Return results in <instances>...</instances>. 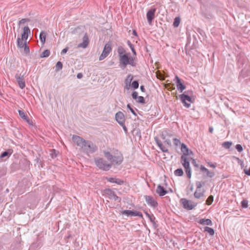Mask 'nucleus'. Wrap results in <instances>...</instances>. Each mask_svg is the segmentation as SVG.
I'll return each instance as SVG.
<instances>
[{"label":"nucleus","mask_w":250,"mask_h":250,"mask_svg":"<svg viewBox=\"0 0 250 250\" xmlns=\"http://www.w3.org/2000/svg\"><path fill=\"white\" fill-rule=\"evenodd\" d=\"M72 140L83 152L87 153H93L98 150L97 146L93 142L85 140L78 135H73Z\"/></svg>","instance_id":"obj_1"},{"label":"nucleus","mask_w":250,"mask_h":250,"mask_svg":"<svg viewBox=\"0 0 250 250\" xmlns=\"http://www.w3.org/2000/svg\"><path fill=\"white\" fill-rule=\"evenodd\" d=\"M119 65L122 69L126 68L127 65L135 67L137 65V58L136 56L129 57V54L122 55L119 57Z\"/></svg>","instance_id":"obj_2"},{"label":"nucleus","mask_w":250,"mask_h":250,"mask_svg":"<svg viewBox=\"0 0 250 250\" xmlns=\"http://www.w3.org/2000/svg\"><path fill=\"white\" fill-rule=\"evenodd\" d=\"M105 157L113 164L120 165L124 160L123 154L118 150L114 151V155L108 151H104Z\"/></svg>","instance_id":"obj_3"},{"label":"nucleus","mask_w":250,"mask_h":250,"mask_svg":"<svg viewBox=\"0 0 250 250\" xmlns=\"http://www.w3.org/2000/svg\"><path fill=\"white\" fill-rule=\"evenodd\" d=\"M189 91H186L183 94L179 95V98L182 103L187 108H189L190 106V104L193 103V100L189 96Z\"/></svg>","instance_id":"obj_4"},{"label":"nucleus","mask_w":250,"mask_h":250,"mask_svg":"<svg viewBox=\"0 0 250 250\" xmlns=\"http://www.w3.org/2000/svg\"><path fill=\"white\" fill-rule=\"evenodd\" d=\"M95 162L97 167L104 171L109 170L112 167V164H108L106 160L103 158L95 159Z\"/></svg>","instance_id":"obj_5"},{"label":"nucleus","mask_w":250,"mask_h":250,"mask_svg":"<svg viewBox=\"0 0 250 250\" xmlns=\"http://www.w3.org/2000/svg\"><path fill=\"white\" fill-rule=\"evenodd\" d=\"M180 203L183 207L187 210H191L194 208L197 205V203L193 202L191 200H188L186 198H182L180 200Z\"/></svg>","instance_id":"obj_6"},{"label":"nucleus","mask_w":250,"mask_h":250,"mask_svg":"<svg viewBox=\"0 0 250 250\" xmlns=\"http://www.w3.org/2000/svg\"><path fill=\"white\" fill-rule=\"evenodd\" d=\"M111 50L112 48L111 44L110 43H106L104 46L102 54L99 57V61L103 60L107 57Z\"/></svg>","instance_id":"obj_7"},{"label":"nucleus","mask_w":250,"mask_h":250,"mask_svg":"<svg viewBox=\"0 0 250 250\" xmlns=\"http://www.w3.org/2000/svg\"><path fill=\"white\" fill-rule=\"evenodd\" d=\"M200 169L203 173V175L204 177L211 178L215 176V173L213 171H209L203 165L200 166Z\"/></svg>","instance_id":"obj_8"},{"label":"nucleus","mask_w":250,"mask_h":250,"mask_svg":"<svg viewBox=\"0 0 250 250\" xmlns=\"http://www.w3.org/2000/svg\"><path fill=\"white\" fill-rule=\"evenodd\" d=\"M15 78L19 87L21 89L24 88L25 86V83L23 76L21 75V74H17L15 75Z\"/></svg>","instance_id":"obj_9"},{"label":"nucleus","mask_w":250,"mask_h":250,"mask_svg":"<svg viewBox=\"0 0 250 250\" xmlns=\"http://www.w3.org/2000/svg\"><path fill=\"white\" fill-rule=\"evenodd\" d=\"M122 214H125L127 215L134 216H139L140 217L143 218L142 213L138 211L134 210H124L121 212Z\"/></svg>","instance_id":"obj_10"},{"label":"nucleus","mask_w":250,"mask_h":250,"mask_svg":"<svg viewBox=\"0 0 250 250\" xmlns=\"http://www.w3.org/2000/svg\"><path fill=\"white\" fill-rule=\"evenodd\" d=\"M156 12V8H151L146 13V18L147 21L149 24H151L153 20L155 18V13Z\"/></svg>","instance_id":"obj_11"},{"label":"nucleus","mask_w":250,"mask_h":250,"mask_svg":"<svg viewBox=\"0 0 250 250\" xmlns=\"http://www.w3.org/2000/svg\"><path fill=\"white\" fill-rule=\"evenodd\" d=\"M145 200L147 203V204L155 208L157 206L158 203L157 201L154 199V198L151 196L146 195L145 196Z\"/></svg>","instance_id":"obj_12"},{"label":"nucleus","mask_w":250,"mask_h":250,"mask_svg":"<svg viewBox=\"0 0 250 250\" xmlns=\"http://www.w3.org/2000/svg\"><path fill=\"white\" fill-rule=\"evenodd\" d=\"M115 119L120 125H123V123L125 122V115L121 111L116 114Z\"/></svg>","instance_id":"obj_13"},{"label":"nucleus","mask_w":250,"mask_h":250,"mask_svg":"<svg viewBox=\"0 0 250 250\" xmlns=\"http://www.w3.org/2000/svg\"><path fill=\"white\" fill-rule=\"evenodd\" d=\"M175 79L177 89L180 92H182L185 89L186 86L182 83L180 79L177 76H175Z\"/></svg>","instance_id":"obj_14"},{"label":"nucleus","mask_w":250,"mask_h":250,"mask_svg":"<svg viewBox=\"0 0 250 250\" xmlns=\"http://www.w3.org/2000/svg\"><path fill=\"white\" fill-rule=\"evenodd\" d=\"M83 42L80 43L78 45V47L85 48L87 47L89 42V38L87 34H85V35L83 37Z\"/></svg>","instance_id":"obj_15"},{"label":"nucleus","mask_w":250,"mask_h":250,"mask_svg":"<svg viewBox=\"0 0 250 250\" xmlns=\"http://www.w3.org/2000/svg\"><path fill=\"white\" fill-rule=\"evenodd\" d=\"M156 192L160 196H163L167 193V190L160 185L157 186Z\"/></svg>","instance_id":"obj_16"},{"label":"nucleus","mask_w":250,"mask_h":250,"mask_svg":"<svg viewBox=\"0 0 250 250\" xmlns=\"http://www.w3.org/2000/svg\"><path fill=\"white\" fill-rule=\"evenodd\" d=\"M181 150L183 153V155L182 156H187L192 153V152L190 151L187 146L183 143L181 144Z\"/></svg>","instance_id":"obj_17"},{"label":"nucleus","mask_w":250,"mask_h":250,"mask_svg":"<svg viewBox=\"0 0 250 250\" xmlns=\"http://www.w3.org/2000/svg\"><path fill=\"white\" fill-rule=\"evenodd\" d=\"M133 79V76L131 74L128 75L127 76V77H126V78L125 79V88L126 89L128 90L130 88V85H131V82L132 81Z\"/></svg>","instance_id":"obj_18"},{"label":"nucleus","mask_w":250,"mask_h":250,"mask_svg":"<svg viewBox=\"0 0 250 250\" xmlns=\"http://www.w3.org/2000/svg\"><path fill=\"white\" fill-rule=\"evenodd\" d=\"M115 194V192L109 188L105 189L103 191V195L107 197L109 199L111 200L112 199V198H113V197L114 196Z\"/></svg>","instance_id":"obj_19"},{"label":"nucleus","mask_w":250,"mask_h":250,"mask_svg":"<svg viewBox=\"0 0 250 250\" xmlns=\"http://www.w3.org/2000/svg\"><path fill=\"white\" fill-rule=\"evenodd\" d=\"M29 34H30V30L28 26H27L24 27L23 29V33L21 34V39L26 41Z\"/></svg>","instance_id":"obj_20"},{"label":"nucleus","mask_w":250,"mask_h":250,"mask_svg":"<svg viewBox=\"0 0 250 250\" xmlns=\"http://www.w3.org/2000/svg\"><path fill=\"white\" fill-rule=\"evenodd\" d=\"M155 141L156 142V144L159 147L160 149L164 152H167L168 150L167 148H166L162 143L161 141L158 138H155Z\"/></svg>","instance_id":"obj_21"},{"label":"nucleus","mask_w":250,"mask_h":250,"mask_svg":"<svg viewBox=\"0 0 250 250\" xmlns=\"http://www.w3.org/2000/svg\"><path fill=\"white\" fill-rule=\"evenodd\" d=\"M181 163L184 168H187L189 166V161L186 156H182L181 157Z\"/></svg>","instance_id":"obj_22"},{"label":"nucleus","mask_w":250,"mask_h":250,"mask_svg":"<svg viewBox=\"0 0 250 250\" xmlns=\"http://www.w3.org/2000/svg\"><path fill=\"white\" fill-rule=\"evenodd\" d=\"M107 180L111 183H116L119 185H122L124 184V182L123 180H122L118 178H107Z\"/></svg>","instance_id":"obj_23"},{"label":"nucleus","mask_w":250,"mask_h":250,"mask_svg":"<svg viewBox=\"0 0 250 250\" xmlns=\"http://www.w3.org/2000/svg\"><path fill=\"white\" fill-rule=\"evenodd\" d=\"M199 223L204 225L212 226V223L209 219H201L199 220Z\"/></svg>","instance_id":"obj_24"},{"label":"nucleus","mask_w":250,"mask_h":250,"mask_svg":"<svg viewBox=\"0 0 250 250\" xmlns=\"http://www.w3.org/2000/svg\"><path fill=\"white\" fill-rule=\"evenodd\" d=\"M19 114L20 116L25 121L28 123L30 124V120L27 115H25V113L23 111L21 110H19Z\"/></svg>","instance_id":"obj_25"},{"label":"nucleus","mask_w":250,"mask_h":250,"mask_svg":"<svg viewBox=\"0 0 250 250\" xmlns=\"http://www.w3.org/2000/svg\"><path fill=\"white\" fill-rule=\"evenodd\" d=\"M117 52L118 54L119 57L122 56V55L127 54L126 53L125 49L122 46H119L118 47Z\"/></svg>","instance_id":"obj_26"},{"label":"nucleus","mask_w":250,"mask_h":250,"mask_svg":"<svg viewBox=\"0 0 250 250\" xmlns=\"http://www.w3.org/2000/svg\"><path fill=\"white\" fill-rule=\"evenodd\" d=\"M204 191L201 192L200 189H196L194 193V197L197 199H200L204 196Z\"/></svg>","instance_id":"obj_27"},{"label":"nucleus","mask_w":250,"mask_h":250,"mask_svg":"<svg viewBox=\"0 0 250 250\" xmlns=\"http://www.w3.org/2000/svg\"><path fill=\"white\" fill-rule=\"evenodd\" d=\"M12 153V151L11 149H8V150L5 151L1 154L0 156V158L2 159L5 157H9L11 155Z\"/></svg>","instance_id":"obj_28"},{"label":"nucleus","mask_w":250,"mask_h":250,"mask_svg":"<svg viewBox=\"0 0 250 250\" xmlns=\"http://www.w3.org/2000/svg\"><path fill=\"white\" fill-rule=\"evenodd\" d=\"M127 44L129 46V47H130V49L132 51V52L133 54V56H136L137 53H136V50L134 48V45L129 40H128L127 41Z\"/></svg>","instance_id":"obj_29"},{"label":"nucleus","mask_w":250,"mask_h":250,"mask_svg":"<svg viewBox=\"0 0 250 250\" xmlns=\"http://www.w3.org/2000/svg\"><path fill=\"white\" fill-rule=\"evenodd\" d=\"M46 34L44 31H42L40 35V39L41 42L43 44L45 42Z\"/></svg>","instance_id":"obj_30"},{"label":"nucleus","mask_w":250,"mask_h":250,"mask_svg":"<svg viewBox=\"0 0 250 250\" xmlns=\"http://www.w3.org/2000/svg\"><path fill=\"white\" fill-rule=\"evenodd\" d=\"M22 39H21L20 38H18L17 39V45L19 48H22L25 45V44H26V41L25 42H23Z\"/></svg>","instance_id":"obj_31"},{"label":"nucleus","mask_w":250,"mask_h":250,"mask_svg":"<svg viewBox=\"0 0 250 250\" xmlns=\"http://www.w3.org/2000/svg\"><path fill=\"white\" fill-rule=\"evenodd\" d=\"M204 231L208 232L210 235L212 236L214 234V230L213 229L208 227H205L204 228Z\"/></svg>","instance_id":"obj_32"},{"label":"nucleus","mask_w":250,"mask_h":250,"mask_svg":"<svg viewBox=\"0 0 250 250\" xmlns=\"http://www.w3.org/2000/svg\"><path fill=\"white\" fill-rule=\"evenodd\" d=\"M50 52L49 50H45L40 54V57L42 58L48 57L50 55Z\"/></svg>","instance_id":"obj_33"},{"label":"nucleus","mask_w":250,"mask_h":250,"mask_svg":"<svg viewBox=\"0 0 250 250\" xmlns=\"http://www.w3.org/2000/svg\"><path fill=\"white\" fill-rule=\"evenodd\" d=\"M196 186V189L201 190V188L205 185V182L196 181L195 183Z\"/></svg>","instance_id":"obj_34"},{"label":"nucleus","mask_w":250,"mask_h":250,"mask_svg":"<svg viewBox=\"0 0 250 250\" xmlns=\"http://www.w3.org/2000/svg\"><path fill=\"white\" fill-rule=\"evenodd\" d=\"M62 62L59 61L57 62L55 66L56 72H58L62 68Z\"/></svg>","instance_id":"obj_35"},{"label":"nucleus","mask_w":250,"mask_h":250,"mask_svg":"<svg viewBox=\"0 0 250 250\" xmlns=\"http://www.w3.org/2000/svg\"><path fill=\"white\" fill-rule=\"evenodd\" d=\"M232 142H225L222 144V146L226 149H229L231 146H232Z\"/></svg>","instance_id":"obj_36"},{"label":"nucleus","mask_w":250,"mask_h":250,"mask_svg":"<svg viewBox=\"0 0 250 250\" xmlns=\"http://www.w3.org/2000/svg\"><path fill=\"white\" fill-rule=\"evenodd\" d=\"M180 21L181 20L179 17H176L174 20L173 23V25L174 26V27H177L180 24Z\"/></svg>","instance_id":"obj_37"},{"label":"nucleus","mask_w":250,"mask_h":250,"mask_svg":"<svg viewBox=\"0 0 250 250\" xmlns=\"http://www.w3.org/2000/svg\"><path fill=\"white\" fill-rule=\"evenodd\" d=\"M184 172L182 168H178L174 171V174L177 176H181L183 175Z\"/></svg>","instance_id":"obj_38"},{"label":"nucleus","mask_w":250,"mask_h":250,"mask_svg":"<svg viewBox=\"0 0 250 250\" xmlns=\"http://www.w3.org/2000/svg\"><path fill=\"white\" fill-rule=\"evenodd\" d=\"M58 154V152L55 149H51L50 150V155L52 158L54 159L56 158Z\"/></svg>","instance_id":"obj_39"},{"label":"nucleus","mask_w":250,"mask_h":250,"mask_svg":"<svg viewBox=\"0 0 250 250\" xmlns=\"http://www.w3.org/2000/svg\"><path fill=\"white\" fill-rule=\"evenodd\" d=\"M214 197L212 195H210L208 197L206 200V204L208 205H210L213 201Z\"/></svg>","instance_id":"obj_40"},{"label":"nucleus","mask_w":250,"mask_h":250,"mask_svg":"<svg viewBox=\"0 0 250 250\" xmlns=\"http://www.w3.org/2000/svg\"><path fill=\"white\" fill-rule=\"evenodd\" d=\"M148 219L150 220V221L152 223L153 226L155 228H156L157 226L156 224V222L155 221V217H154V216L153 214H152L151 217H150Z\"/></svg>","instance_id":"obj_41"},{"label":"nucleus","mask_w":250,"mask_h":250,"mask_svg":"<svg viewBox=\"0 0 250 250\" xmlns=\"http://www.w3.org/2000/svg\"><path fill=\"white\" fill-rule=\"evenodd\" d=\"M185 171L187 173V176L188 178H190L191 176V169L190 167L187 168H185Z\"/></svg>","instance_id":"obj_42"},{"label":"nucleus","mask_w":250,"mask_h":250,"mask_svg":"<svg viewBox=\"0 0 250 250\" xmlns=\"http://www.w3.org/2000/svg\"><path fill=\"white\" fill-rule=\"evenodd\" d=\"M132 87L134 89H137L139 87V82L138 81H134L131 84Z\"/></svg>","instance_id":"obj_43"},{"label":"nucleus","mask_w":250,"mask_h":250,"mask_svg":"<svg viewBox=\"0 0 250 250\" xmlns=\"http://www.w3.org/2000/svg\"><path fill=\"white\" fill-rule=\"evenodd\" d=\"M136 101L139 103L142 104H145V100L143 96H139Z\"/></svg>","instance_id":"obj_44"},{"label":"nucleus","mask_w":250,"mask_h":250,"mask_svg":"<svg viewBox=\"0 0 250 250\" xmlns=\"http://www.w3.org/2000/svg\"><path fill=\"white\" fill-rule=\"evenodd\" d=\"M241 206L244 208H247L248 206V202L247 200H243L241 202Z\"/></svg>","instance_id":"obj_45"},{"label":"nucleus","mask_w":250,"mask_h":250,"mask_svg":"<svg viewBox=\"0 0 250 250\" xmlns=\"http://www.w3.org/2000/svg\"><path fill=\"white\" fill-rule=\"evenodd\" d=\"M173 143L175 146H177L181 144V142L179 139L174 138L173 139Z\"/></svg>","instance_id":"obj_46"},{"label":"nucleus","mask_w":250,"mask_h":250,"mask_svg":"<svg viewBox=\"0 0 250 250\" xmlns=\"http://www.w3.org/2000/svg\"><path fill=\"white\" fill-rule=\"evenodd\" d=\"M235 148L239 152H241L243 151V147L240 144L236 145L235 146Z\"/></svg>","instance_id":"obj_47"},{"label":"nucleus","mask_w":250,"mask_h":250,"mask_svg":"<svg viewBox=\"0 0 250 250\" xmlns=\"http://www.w3.org/2000/svg\"><path fill=\"white\" fill-rule=\"evenodd\" d=\"M138 95V94L137 92H136V91L133 92V93H132V98L135 100H137L139 97V96Z\"/></svg>","instance_id":"obj_48"},{"label":"nucleus","mask_w":250,"mask_h":250,"mask_svg":"<svg viewBox=\"0 0 250 250\" xmlns=\"http://www.w3.org/2000/svg\"><path fill=\"white\" fill-rule=\"evenodd\" d=\"M24 47V51L26 54H28L30 51L29 47L28 46L26 45V44H25V45Z\"/></svg>","instance_id":"obj_49"},{"label":"nucleus","mask_w":250,"mask_h":250,"mask_svg":"<svg viewBox=\"0 0 250 250\" xmlns=\"http://www.w3.org/2000/svg\"><path fill=\"white\" fill-rule=\"evenodd\" d=\"M127 108H128L130 111L131 112V113L134 115L135 116H137V114L134 110V109L131 107L130 105L129 104H127Z\"/></svg>","instance_id":"obj_50"},{"label":"nucleus","mask_w":250,"mask_h":250,"mask_svg":"<svg viewBox=\"0 0 250 250\" xmlns=\"http://www.w3.org/2000/svg\"><path fill=\"white\" fill-rule=\"evenodd\" d=\"M111 200H114V201H118L119 203L121 201V198L119 197H118L116 194H115V195L113 197V198H112Z\"/></svg>","instance_id":"obj_51"},{"label":"nucleus","mask_w":250,"mask_h":250,"mask_svg":"<svg viewBox=\"0 0 250 250\" xmlns=\"http://www.w3.org/2000/svg\"><path fill=\"white\" fill-rule=\"evenodd\" d=\"M30 20L29 19H22L20 20L19 22V24H23L25 22L29 21Z\"/></svg>","instance_id":"obj_52"},{"label":"nucleus","mask_w":250,"mask_h":250,"mask_svg":"<svg viewBox=\"0 0 250 250\" xmlns=\"http://www.w3.org/2000/svg\"><path fill=\"white\" fill-rule=\"evenodd\" d=\"M192 164L195 167L198 168V167H200V166H199V165L198 164L196 163V162L195 159L192 160Z\"/></svg>","instance_id":"obj_53"},{"label":"nucleus","mask_w":250,"mask_h":250,"mask_svg":"<svg viewBox=\"0 0 250 250\" xmlns=\"http://www.w3.org/2000/svg\"><path fill=\"white\" fill-rule=\"evenodd\" d=\"M166 87L168 90L171 91L175 89V87H174L173 86L170 85V84H168Z\"/></svg>","instance_id":"obj_54"},{"label":"nucleus","mask_w":250,"mask_h":250,"mask_svg":"<svg viewBox=\"0 0 250 250\" xmlns=\"http://www.w3.org/2000/svg\"><path fill=\"white\" fill-rule=\"evenodd\" d=\"M244 173L248 175V176H250V168H249V169H244Z\"/></svg>","instance_id":"obj_55"},{"label":"nucleus","mask_w":250,"mask_h":250,"mask_svg":"<svg viewBox=\"0 0 250 250\" xmlns=\"http://www.w3.org/2000/svg\"><path fill=\"white\" fill-rule=\"evenodd\" d=\"M68 50V47H65L64 48L61 52V54L63 55L65 54Z\"/></svg>","instance_id":"obj_56"},{"label":"nucleus","mask_w":250,"mask_h":250,"mask_svg":"<svg viewBox=\"0 0 250 250\" xmlns=\"http://www.w3.org/2000/svg\"><path fill=\"white\" fill-rule=\"evenodd\" d=\"M164 143L166 144H167V145H168L169 146H171V141L169 139H167V140H166L165 141H164Z\"/></svg>","instance_id":"obj_57"},{"label":"nucleus","mask_w":250,"mask_h":250,"mask_svg":"<svg viewBox=\"0 0 250 250\" xmlns=\"http://www.w3.org/2000/svg\"><path fill=\"white\" fill-rule=\"evenodd\" d=\"M208 164L212 168H215L216 167V164H212L210 162H208Z\"/></svg>","instance_id":"obj_58"},{"label":"nucleus","mask_w":250,"mask_h":250,"mask_svg":"<svg viewBox=\"0 0 250 250\" xmlns=\"http://www.w3.org/2000/svg\"><path fill=\"white\" fill-rule=\"evenodd\" d=\"M83 74H82V73H79L77 74V78H78V79H80L82 78H83Z\"/></svg>","instance_id":"obj_59"},{"label":"nucleus","mask_w":250,"mask_h":250,"mask_svg":"<svg viewBox=\"0 0 250 250\" xmlns=\"http://www.w3.org/2000/svg\"><path fill=\"white\" fill-rule=\"evenodd\" d=\"M121 125L123 127V129H124V131H125V132H127V128H126V126H125V123H123V125Z\"/></svg>","instance_id":"obj_60"},{"label":"nucleus","mask_w":250,"mask_h":250,"mask_svg":"<svg viewBox=\"0 0 250 250\" xmlns=\"http://www.w3.org/2000/svg\"><path fill=\"white\" fill-rule=\"evenodd\" d=\"M140 89L143 92H145L146 91V89L144 85H141L140 86Z\"/></svg>","instance_id":"obj_61"},{"label":"nucleus","mask_w":250,"mask_h":250,"mask_svg":"<svg viewBox=\"0 0 250 250\" xmlns=\"http://www.w3.org/2000/svg\"><path fill=\"white\" fill-rule=\"evenodd\" d=\"M145 214L146 216L149 218L150 217H151V215L149 214L146 211Z\"/></svg>","instance_id":"obj_62"},{"label":"nucleus","mask_w":250,"mask_h":250,"mask_svg":"<svg viewBox=\"0 0 250 250\" xmlns=\"http://www.w3.org/2000/svg\"><path fill=\"white\" fill-rule=\"evenodd\" d=\"M145 214L146 216L149 218L150 217H151V215L149 214L146 211Z\"/></svg>","instance_id":"obj_63"},{"label":"nucleus","mask_w":250,"mask_h":250,"mask_svg":"<svg viewBox=\"0 0 250 250\" xmlns=\"http://www.w3.org/2000/svg\"><path fill=\"white\" fill-rule=\"evenodd\" d=\"M213 130V128L212 127H209V132L210 133H212Z\"/></svg>","instance_id":"obj_64"}]
</instances>
